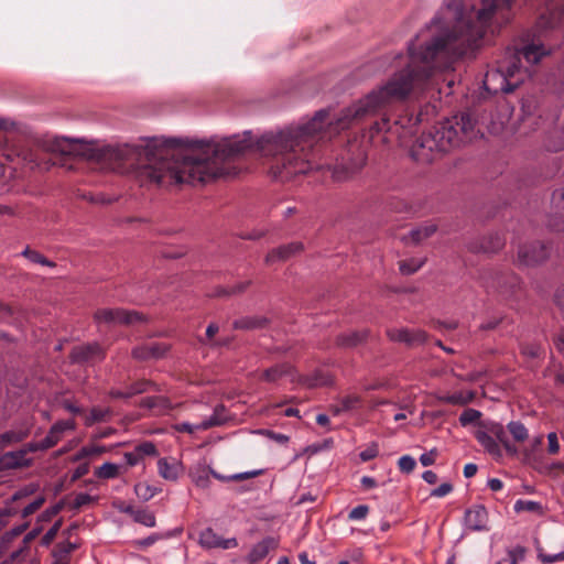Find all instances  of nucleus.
Returning <instances> with one entry per match:
<instances>
[{"instance_id":"nucleus-1","label":"nucleus","mask_w":564,"mask_h":564,"mask_svg":"<svg viewBox=\"0 0 564 564\" xmlns=\"http://www.w3.org/2000/svg\"><path fill=\"white\" fill-rule=\"evenodd\" d=\"M513 15L514 0H481L477 9L468 8L463 0H446L429 26L431 39L424 44L409 45L406 67L386 85L343 109L336 120L329 119V110L321 109L308 120L271 131V141H301L317 135L321 141L332 140L360 118L403 101L411 94L434 88L440 70L449 69L458 58L474 54L488 34L498 33Z\"/></svg>"},{"instance_id":"nucleus-2","label":"nucleus","mask_w":564,"mask_h":564,"mask_svg":"<svg viewBox=\"0 0 564 564\" xmlns=\"http://www.w3.org/2000/svg\"><path fill=\"white\" fill-rule=\"evenodd\" d=\"M128 143V169L160 186L206 184L236 176L247 155H259L273 178L286 182L299 174L327 169L345 182L366 164L362 143H338L334 162H322L327 143Z\"/></svg>"},{"instance_id":"nucleus-3","label":"nucleus","mask_w":564,"mask_h":564,"mask_svg":"<svg viewBox=\"0 0 564 564\" xmlns=\"http://www.w3.org/2000/svg\"><path fill=\"white\" fill-rule=\"evenodd\" d=\"M94 321L97 324L107 325H124L130 326L137 323H147L148 316L134 310L116 308H98L94 313Z\"/></svg>"},{"instance_id":"nucleus-4","label":"nucleus","mask_w":564,"mask_h":564,"mask_svg":"<svg viewBox=\"0 0 564 564\" xmlns=\"http://www.w3.org/2000/svg\"><path fill=\"white\" fill-rule=\"evenodd\" d=\"M550 247L542 241L520 245L517 251V263L523 267H535L547 260Z\"/></svg>"},{"instance_id":"nucleus-5","label":"nucleus","mask_w":564,"mask_h":564,"mask_svg":"<svg viewBox=\"0 0 564 564\" xmlns=\"http://www.w3.org/2000/svg\"><path fill=\"white\" fill-rule=\"evenodd\" d=\"M105 358L106 349L97 341L74 346L69 352L73 364L102 361Z\"/></svg>"},{"instance_id":"nucleus-6","label":"nucleus","mask_w":564,"mask_h":564,"mask_svg":"<svg viewBox=\"0 0 564 564\" xmlns=\"http://www.w3.org/2000/svg\"><path fill=\"white\" fill-rule=\"evenodd\" d=\"M443 135L438 141H454V139H459V132H462L466 138L468 137V132L474 129V120L468 113H460L459 116H455L453 120H448L442 126Z\"/></svg>"},{"instance_id":"nucleus-7","label":"nucleus","mask_w":564,"mask_h":564,"mask_svg":"<svg viewBox=\"0 0 564 564\" xmlns=\"http://www.w3.org/2000/svg\"><path fill=\"white\" fill-rule=\"evenodd\" d=\"M453 143H412L410 156L417 163H432L447 151L446 145Z\"/></svg>"},{"instance_id":"nucleus-8","label":"nucleus","mask_w":564,"mask_h":564,"mask_svg":"<svg viewBox=\"0 0 564 564\" xmlns=\"http://www.w3.org/2000/svg\"><path fill=\"white\" fill-rule=\"evenodd\" d=\"M492 286L502 296L510 299L516 297L522 289V281L519 275L513 272H499L492 278Z\"/></svg>"},{"instance_id":"nucleus-9","label":"nucleus","mask_w":564,"mask_h":564,"mask_svg":"<svg viewBox=\"0 0 564 564\" xmlns=\"http://www.w3.org/2000/svg\"><path fill=\"white\" fill-rule=\"evenodd\" d=\"M506 245V238L500 232H490L467 245L468 251L473 253H497Z\"/></svg>"},{"instance_id":"nucleus-10","label":"nucleus","mask_w":564,"mask_h":564,"mask_svg":"<svg viewBox=\"0 0 564 564\" xmlns=\"http://www.w3.org/2000/svg\"><path fill=\"white\" fill-rule=\"evenodd\" d=\"M172 346L167 343H147L135 346L131 350V356L138 361H148L150 359H162L171 350Z\"/></svg>"},{"instance_id":"nucleus-11","label":"nucleus","mask_w":564,"mask_h":564,"mask_svg":"<svg viewBox=\"0 0 564 564\" xmlns=\"http://www.w3.org/2000/svg\"><path fill=\"white\" fill-rule=\"evenodd\" d=\"M386 334L391 341L403 343L409 347L423 345L427 339L426 332L422 329L389 328Z\"/></svg>"},{"instance_id":"nucleus-12","label":"nucleus","mask_w":564,"mask_h":564,"mask_svg":"<svg viewBox=\"0 0 564 564\" xmlns=\"http://www.w3.org/2000/svg\"><path fill=\"white\" fill-rule=\"evenodd\" d=\"M199 544L205 549H234L238 545L236 538L224 539L212 528H206L199 534Z\"/></svg>"},{"instance_id":"nucleus-13","label":"nucleus","mask_w":564,"mask_h":564,"mask_svg":"<svg viewBox=\"0 0 564 564\" xmlns=\"http://www.w3.org/2000/svg\"><path fill=\"white\" fill-rule=\"evenodd\" d=\"M304 251V245L300 241H293L286 245L279 246L272 249L264 258L267 264L274 263L275 261H286L291 257Z\"/></svg>"},{"instance_id":"nucleus-14","label":"nucleus","mask_w":564,"mask_h":564,"mask_svg":"<svg viewBox=\"0 0 564 564\" xmlns=\"http://www.w3.org/2000/svg\"><path fill=\"white\" fill-rule=\"evenodd\" d=\"M465 524L473 531L487 530L488 512L482 505H476L465 512Z\"/></svg>"},{"instance_id":"nucleus-15","label":"nucleus","mask_w":564,"mask_h":564,"mask_svg":"<svg viewBox=\"0 0 564 564\" xmlns=\"http://www.w3.org/2000/svg\"><path fill=\"white\" fill-rule=\"evenodd\" d=\"M76 429L74 420H61L55 422L48 430L47 435L42 440V446L45 449L54 447L62 438L65 431H73Z\"/></svg>"},{"instance_id":"nucleus-16","label":"nucleus","mask_w":564,"mask_h":564,"mask_svg":"<svg viewBox=\"0 0 564 564\" xmlns=\"http://www.w3.org/2000/svg\"><path fill=\"white\" fill-rule=\"evenodd\" d=\"M370 336L369 329L351 330L338 334L335 338V345L341 349H350L365 344Z\"/></svg>"},{"instance_id":"nucleus-17","label":"nucleus","mask_w":564,"mask_h":564,"mask_svg":"<svg viewBox=\"0 0 564 564\" xmlns=\"http://www.w3.org/2000/svg\"><path fill=\"white\" fill-rule=\"evenodd\" d=\"M516 73H519V67L513 63L512 65L508 66L506 73L499 74V78L501 80V84L498 88H494V91L497 93L498 90H501L503 93H512L517 86L519 85L520 79H517L516 83H510L509 78H512ZM498 76L496 73H488L486 75L485 86L488 90L491 88L488 86L491 78Z\"/></svg>"},{"instance_id":"nucleus-18","label":"nucleus","mask_w":564,"mask_h":564,"mask_svg":"<svg viewBox=\"0 0 564 564\" xmlns=\"http://www.w3.org/2000/svg\"><path fill=\"white\" fill-rule=\"evenodd\" d=\"M32 459L25 457V451L8 452L0 456V471L30 467Z\"/></svg>"},{"instance_id":"nucleus-19","label":"nucleus","mask_w":564,"mask_h":564,"mask_svg":"<svg viewBox=\"0 0 564 564\" xmlns=\"http://www.w3.org/2000/svg\"><path fill=\"white\" fill-rule=\"evenodd\" d=\"M279 546V540L273 536H267L259 543L253 545L250 553L248 554V561L251 564H256L262 561L270 551L275 550Z\"/></svg>"},{"instance_id":"nucleus-20","label":"nucleus","mask_w":564,"mask_h":564,"mask_svg":"<svg viewBox=\"0 0 564 564\" xmlns=\"http://www.w3.org/2000/svg\"><path fill=\"white\" fill-rule=\"evenodd\" d=\"M552 205L555 209V217L550 220V226L557 230H564V188H557L552 194Z\"/></svg>"},{"instance_id":"nucleus-21","label":"nucleus","mask_w":564,"mask_h":564,"mask_svg":"<svg viewBox=\"0 0 564 564\" xmlns=\"http://www.w3.org/2000/svg\"><path fill=\"white\" fill-rule=\"evenodd\" d=\"M140 406L150 410H155L158 415L166 414L174 408L171 400L164 395H153L143 398L140 401Z\"/></svg>"},{"instance_id":"nucleus-22","label":"nucleus","mask_w":564,"mask_h":564,"mask_svg":"<svg viewBox=\"0 0 564 564\" xmlns=\"http://www.w3.org/2000/svg\"><path fill=\"white\" fill-rule=\"evenodd\" d=\"M270 324V319L265 316H243L240 317L232 323L234 329L241 330H254V329H263L268 327Z\"/></svg>"},{"instance_id":"nucleus-23","label":"nucleus","mask_w":564,"mask_h":564,"mask_svg":"<svg viewBox=\"0 0 564 564\" xmlns=\"http://www.w3.org/2000/svg\"><path fill=\"white\" fill-rule=\"evenodd\" d=\"M299 382L307 388L326 387L334 383V377L324 370H315L311 376H304L299 379Z\"/></svg>"},{"instance_id":"nucleus-24","label":"nucleus","mask_w":564,"mask_h":564,"mask_svg":"<svg viewBox=\"0 0 564 564\" xmlns=\"http://www.w3.org/2000/svg\"><path fill=\"white\" fill-rule=\"evenodd\" d=\"M487 432L495 437V440L500 443L506 452L509 455H516L518 453V449L514 445H512L509 442L507 432L505 431V427L500 423H490L489 425H486Z\"/></svg>"},{"instance_id":"nucleus-25","label":"nucleus","mask_w":564,"mask_h":564,"mask_svg":"<svg viewBox=\"0 0 564 564\" xmlns=\"http://www.w3.org/2000/svg\"><path fill=\"white\" fill-rule=\"evenodd\" d=\"M294 368L289 362L278 364L265 369L261 375V380L265 382H275L284 376L292 375Z\"/></svg>"},{"instance_id":"nucleus-26","label":"nucleus","mask_w":564,"mask_h":564,"mask_svg":"<svg viewBox=\"0 0 564 564\" xmlns=\"http://www.w3.org/2000/svg\"><path fill=\"white\" fill-rule=\"evenodd\" d=\"M228 421L226 416V408L224 404H217L214 409V413L209 419L204 420L202 423L196 425V429L206 431L214 426L224 425Z\"/></svg>"},{"instance_id":"nucleus-27","label":"nucleus","mask_w":564,"mask_h":564,"mask_svg":"<svg viewBox=\"0 0 564 564\" xmlns=\"http://www.w3.org/2000/svg\"><path fill=\"white\" fill-rule=\"evenodd\" d=\"M475 437L490 455L501 457L502 452L499 443L487 431L478 430L475 433Z\"/></svg>"},{"instance_id":"nucleus-28","label":"nucleus","mask_w":564,"mask_h":564,"mask_svg":"<svg viewBox=\"0 0 564 564\" xmlns=\"http://www.w3.org/2000/svg\"><path fill=\"white\" fill-rule=\"evenodd\" d=\"M76 549V544L65 541L57 543L52 552L53 564H69V554Z\"/></svg>"},{"instance_id":"nucleus-29","label":"nucleus","mask_w":564,"mask_h":564,"mask_svg":"<svg viewBox=\"0 0 564 564\" xmlns=\"http://www.w3.org/2000/svg\"><path fill=\"white\" fill-rule=\"evenodd\" d=\"M29 436V430L7 431L0 434V451L13 444L24 441Z\"/></svg>"},{"instance_id":"nucleus-30","label":"nucleus","mask_w":564,"mask_h":564,"mask_svg":"<svg viewBox=\"0 0 564 564\" xmlns=\"http://www.w3.org/2000/svg\"><path fill=\"white\" fill-rule=\"evenodd\" d=\"M151 389L159 391L156 383L153 382L152 380L139 379V380L132 382L130 386H128L126 392H127L128 399H130L137 394L144 393Z\"/></svg>"},{"instance_id":"nucleus-31","label":"nucleus","mask_w":564,"mask_h":564,"mask_svg":"<svg viewBox=\"0 0 564 564\" xmlns=\"http://www.w3.org/2000/svg\"><path fill=\"white\" fill-rule=\"evenodd\" d=\"M437 231V226L435 224H429L424 226H420L410 231L409 236L413 243L419 245L423 240L430 238Z\"/></svg>"},{"instance_id":"nucleus-32","label":"nucleus","mask_w":564,"mask_h":564,"mask_svg":"<svg viewBox=\"0 0 564 564\" xmlns=\"http://www.w3.org/2000/svg\"><path fill=\"white\" fill-rule=\"evenodd\" d=\"M159 474L166 480H176L178 468L176 464H171L167 458H160L158 462Z\"/></svg>"},{"instance_id":"nucleus-33","label":"nucleus","mask_w":564,"mask_h":564,"mask_svg":"<svg viewBox=\"0 0 564 564\" xmlns=\"http://www.w3.org/2000/svg\"><path fill=\"white\" fill-rule=\"evenodd\" d=\"M111 410L109 408L101 409L98 406H94L90 409L89 414L85 417V425L91 426L98 422L107 421L111 415Z\"/></svg>"},{"instance_id":"nucleus-34","label":"nucleus","mask_w":564,"mask_h":564,"mask_svg":"<svg viewBox=\"0 0 564 564\" xmlns=\"http://www.w3.org/2000/svg\"><path fill=\"white\" fill-rule=\"evenodd\" d=\"M21 254L33 263H37L50 268L56 267V263L54 261L50 260L39 251L31 249L30 247H26Z\"/></svg>"},{"instance_id":"nucleus-35","label":"nucleus","mask_w":564,"mask_h":564,"mask_svg":"<svg viewBox=\"0 0 564 564\" xmlns=\"http://www.w3.org/2000/svg\"><path fill=\"white\" fill-rule=\"evenodd\" d=\"M425 259L416 260L414 258L399 261V270L403 275H411L419 271L425 263Z\"/></svg>"},{"instance_id":"nucleus-36","label":"nucleus","mask_w":564,"mask_h":564,"mask_svg":"<svg viewBox=\"0 0 564 564\" xmlns=\"http://www.w3.org/2000/svg\"><path fill=\"white\" fill-rule=\"evenodd\" d=\"M95 476L100 479H112L119 476V466L113 463H105L95 470Z\"/></svg>"},{"instance_id":"nucleus-37","label":"nucleus","mask_w":564,"mask_h":564,"mask_svg":"<svg viewBox=\"0 0 564 564\" xmlns=\"http://www.w3.org/2000/svg\"><path fill=\"white\" fill-rule=\"evenodd\" d=\"M133 520L137 523L143 524L145 527L152 528L155 525V514L147 508H140L135 511Z\"/></svg>"},{"instance_id":"nucleus-38","label":"nucleus","mask_w":564,"mask_h":564,"mask_svg":"<svg viewBox=\"0 0 564 564\" xmlns=\"http://www.w3.org/2000/svg\"><path fill=\"white\" fill-rule=\"evenodd\" d=\"M507 427L516 442H524L529 436L527 427L519 421H511Z\"/></svg>"},{"instance_id":"nucleus-39","label":"nucleus","mask_w":564,"mask_h":564,"mask_svg":"<svg viewBox=\"0 0 564 564\" xmlns=\"http://www.w3.org/2000/svg\"><path fill=\"white\" fill-rule=\"evenodd\" d=\"M159 489L149 485L148 482H138L134 486V492L143 501L150 500L158 494Z\"/></svg>"},{"instance_id":"nucleus-40","label":"nucleus","mask_w":564,"mask_h":564,"mask_svg":"<svg viewBox=\"0 0 564 564\" xmlns=\"http://www.w3.org/2000/svg\"><path fill=\"white\" fill-rule=\"evenodd\" d=\"M514 511L516 512L528 511V512H535V513L542 514L543 508L540 502L519 499L514 503Z\"/></svg>"},{"instance_id":"nucleus-41","label":"nucleus","mask_w":564,"mask_h":564,"mask_svg":"<svg viewBox=\"0 0 564 564\" xmlns=\"http://www.w3.org/2000/svg\"><path fill=\"white\" fill-rule=\"evenodd\" d=\"M474 399V393L469 392L468 395H464L462 392H456L449 395H446L442 399L443 402L453 404V405H465L471 402Z\"/></svg>"},{"instance_id":"nucleus-42","label":"nucleus","mask_w":564,"mask_h":564,"mask_svg":"<svg viewBox=\"0 0 564 564\" xmlns=\"http://www.w3.org/2000/svg\"><path fill=\"white\" fill-rule=\"evenodd\" d=\"M480 416H481L480 411H478L476 409L468 408V409L464 410L462 412V414L459 415V423L463 426H466V425L477 422L480 419Z\"/></svg>"},{"instance_id":"nucleus-43","label":"nucleus","mask_w":564,"mask_h":564,"mask_svg":"<svg viewBox=\"0 0 564 564\" xmlns=\"http://www.w3.org/2000/svg\"><path fill=\"white\" fill-rule=\"evenodd\" d=\"M64 144L65 143H59V142H56V143H43V145H45V148H44L45 150L52 151V152H56V151L61 152V160L59 161H54L53 164L64 165L66 160L70 156V152L65 151L64 148L62 147Z\"/></svg>"},{"instance_id":"nucleus-44","label":"nucleus","mask_w":564,"mask_h":564,"mask_svg":"<svg viewBox=\"0 0 564 564\" xmlns=\"http://www.w3.org/2000/svg\"><path fill=\"white\" fill-rule=\"evenodd\" d=\"M84 198L93 204H99V205H110L113 202L117 200V198L108 197L104 193H89L84 195Z\"/></svg>"},{"instance_id":"nucleus-45","label":"nucleus","mask_w":564,"mask_h":564,"mask_svg":"<svg viewBox=\"0 0 564 564\" xmlns=\"http://www.w3.org/2000/svg\"><path fill=\"white\" fill-rule=\"evenodd\" d=\"M17 313V307L0 302V323L12 324V317Z\"/></svg>"},{"instance_id":"nucleus-46","label":"nucleus","mask_w":564,"mask_h":564,"mask_svg":"<svg viewBox=\"0 0 564 564\" xmlns=\"http://www.w3.org/2000/svg\"><path fill=\"white\" fill-rule=\"evenodd\" d=\"M135 452L139 454V456L142 458L143 456H155L158 455L156 446L153 442L147 441L141 444H139L135 447Z\"/></svg>"},{"instance_id":"nucleus-47","label":"nucleus","mask_w":564,"mask_h":564,"mask_svg":"<svg viewBox=\"0 0 564 564\" xmlns=\"http://www.w3.org/2000/svg\"><path fill=\"white\" fill-rule=\"evenodd\" d=\"M62 525V520H58L56 521L47 531L46 533L42 536L41 539V544L44 545V546H48L53 540L55 539V536L57 535L58 531H59V528Z\"/></svg>"},{"instance_id":"nucleus-48","label":"nucleus","mask_w":564,"mask_h":564,"mask_svg":"<svg viewBox=\"0 0 564 564\" xmlns=\"http://www.w3.org/2000/svg\"><path fill=\"white\" fill-rule=\"evenodd\" d=\"M361 402V398L356 394L347 395L341 399L340 401V410H344L345 412L354 410L358 406V404Z\"/></svg>"},{"instance_id":"nucleus-49","label":"nucleus","mask_w":564,"mask_h":564,"mask_svg":"<svg viewBox=\"0 0 564 564\" xmlns=\"http://www.w3.org/2000/svg\"><path fill=\"white\" fill-rule=\"evenodd\" d=\"M45 502V498L43 496L37 497L34 501L29 503L23 508L21 516L22 518H28L29 516L35 513Z\"/></svg>"},{"instance_id":"nucleus-50","label":"nucleus","mask_w":564,"mask_h":564,"mask_svg":"<svg viewBox=\"0 0 564 564\" xmlns=\"http://www.w3.org/2000/svg\"><path fill=\"white\" fill-rule=\"evenodd\" d=\"M538 550V557L539 560L544 563V564H551V563H554V562H560V561H563L564 560V552H558L554 555H549V554H545L543 552V549L538 546L536 547Z\"/></svg>"},{"instance_id":"nucleus-51","label":"nucleus","mask_w":564,"mask_h":564,"mask_svg":"<svg viewBox=\"0 0 564 564\" xmlns=\"http://www.w3.org/2000/svg\"><path fill=\"white\" fill-rule=\"evenodd\" d=\"M398 465H399V469L402 473L410 474L414 470V468L416 466V462L413 457H411L409 455H404V456L400 457Z\"/></svg>"},{"instance_id":"nucleus-52","label":"nucleus","mask_w":564,"mask_h":564,"mask_svg":"<svg viewBox=\"0 0 564 564\" xmlns=\"http://www.w3.org/2000/svg\"><path fill=\"white\" fill-rule=\"evenodd\" d=\"M369 512V507L366 505H359L355 507L348 514L350 520H361L367 517Z\"/></svg>"},{"instance_id":"nucleus-53","label":"nucleus","mask_w":564,"mask_h":564,"mask_svg":"<svg viewBox=\"0 0 564 564\" xmlns=\"http://www.w3.org/2000/svg\"><path fill=\"white\" fill-rule=\"evenodd\" d=\"M62 509L63 503L58 502L43 511L40 518L42 521H50L53 517L57 516L62 511Z\"/></svg>"},{"instance_id":"nucleus-54","label":"nucleus","mask_w":564,"mask_h":564,"mask_svg":"<svg viewBox=\"0 0 564 564\" xmlns=\"http://www.w3.org/2000/svg\"><path fill=\"white\" fill-rule=\"evenodd\" d=\"M378 454H379L378 445L373 443L369 447H367L365 451H362L359 454V457L362 462H368V460L376 458L378 456Z\"/></svg>"},{"instance_id":"nucleus-55","label":"nucleus","mask_w":564,"mask_h":564,"mask_svg":"<svg viewBox=\"0 0 564 564\" xmlns=\"http://www.w3.org/2000/svg\"><path fill=\"white\" fill-rule=\"evenodd\" d=\"M35 490H36V486H34V485L25 486V487L21 488L20 490H18L17 492H14L13 496L11 497V500L18 501L22 498H25V497L32 495L33 492H35Z\"/></svg>"},{"instance_id":"nucleus-56","label":"nucleus","mask_w":564,"mask_h":564,"mask_svg":"<svg viewBox=\"0 0 564 564\" xmlns=\"http://www.w3.org/2000/svg\"><path fill=\"white\" fill-rule=\"evenodd\" d=\"M453 491V485L451 482H443L437 488L431 491L433 497H444Z\"/></svg>"},{"instance_id":"nucleus-57","label":"nucleus","mask_w":564,"mask_h":564,"mask_svg":"<svg viewBox=\"0 0 564 564\" xmlns=\"http://www.w3.org/2000/svg\"><path fill=\"white\" fill-rule=\"evenodd\" d=\"M251 284H252V281L247 280V281L236 283L232 286H229L230 296L245 293Z\"/></svg>"},{"instance_id":"nucleus-58","label":"nucleus","mask_w":564,"mask_h":564,"mask_svg":"<svg viewBox=\"0 0 564 564\" xmlns=\"http://www.w3.org/2000/svg\"><path fill=\"white\" fill-rule=\"evenodd\" d=\"M91 500H93L91 496H89L88 494L80 492L75 497L74 502H73V508L80 509L82 507L90 503Z\"/></svg>"},{"instance_id":"nucleus-59","label":"nucleus","mask_w":564,"mask_h":564,"mask_svg":"<svg viewBox=\"0 0 564 564\" xmlns=\"http://www.w3.org/2000/svg\"><path fill=\"white\" fill-rule=\"evenodd\" d=\"M436 457H437V451H436V448H433L430 452L422 454L420 456V462L423 466H430L435 463Z\"/></svg>"},{"instance_id":"nucleus-60","label":"nucleus","mask_w":564,"mask_h":564,"mask_svg":"<svg viewBox=\"0 0 564 564\" xmlns=\"http://www.w3.org/2000/svg\"><path fill=\"white\" fill-rule=\"evenodd\" d=\"M525 549L523 546H517L512 551H509L510 563L518 564L520 560L524 558Z\"/></svg>"},{"instance_id":"nucleus-61","label":"nucleus","mask_w":564,"mask_h":564,"mask_svg":"<svg viewBox=\"0 0 564 564\" xmlns=\"http://www.w3.org/2000/svg\"><path fill=\"white\" fill-rule=\"evenodd\" d=\"M549 446L547 451L550 454L555 455L560 451V444L557 441L556 433L552 432L547 435Z\"/></svg>"},{"instance_id":"nucleus-62","label":"nucleus","mask_w":564,"mask_h":564,"mask_svg":"<svg viewBox=\"0 0 564 564\" xmlns=\"http://www.w3.org/2000/svg\"><path fill=\"white\" fill-rule=\"evenodd\" d=\"M89 473V464L88 463H84V464H80L73 473L72 475V480L75 481V480H78L80 479L82 477H84L85 475H87Z\"/></svg>"},{"instance_id":"nucleus-63","label":"nucleus","mask_w":564,"mask_h":564,"mask_svg":"<svg viewBox=\"0 0 564 564\" xmlns=\"http://www.w3.org/2000/svg\"><path fill=\"white\" fill-rule=\"evenodd\" d=\"M553 343L560 352H564V328H561L553 338Z\"/></svg>"},{"instance_id":"nucleus-64","label":"nucleus","mask_w":564,"mask_h":564,"mask_svg":"<svg viewBox=\"0 0 564 564\" xmlns=\"http://www.w3.org/2000/svg\"><path fill=\"white\" fill-rule=\"evenodd\" d=\"M554 301L558 308L564 312V284L556 290Z\"/></svg>"}]
</instances>
